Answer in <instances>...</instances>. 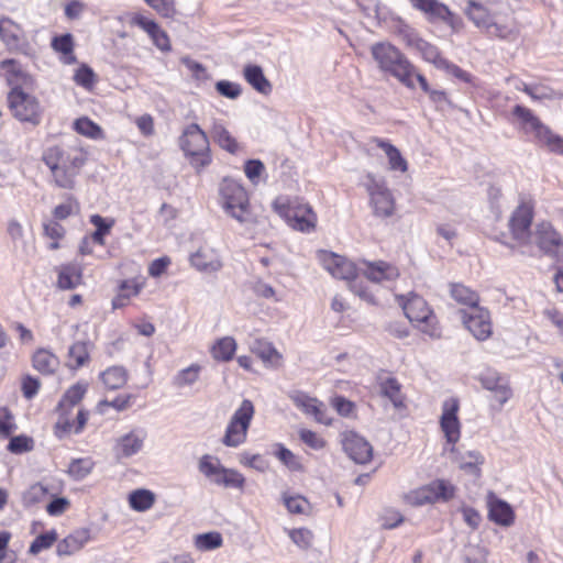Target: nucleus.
Masks as SVG:
<instances>
[{
	"label": "nucleus",
	"instance_id": "nucleus-1",
	"mask_svg": "<svg viewBox=\"0 0 563 563\" xmlns=\"http://www.w3.org/2000/svg\"><path fill=\"white\" fill-rule=\"evenodd\" d=\"M42 161L49 168L57 187L71 189L86 162V155L76 146L53 145L43 151Z\"/></svg>",
	"mask_w": 563,
	"mask_h": 563
},
{
	"label": "nucleus",
	"instance_id": "nucleus-2",
	"mask_svg": "<svg viewBox=\"0 0 563 563\" xmlns=\"http://www.w3.org/2000/svg\"><path fill=\"white\" fill-rule=\"evenodd\" d=\"M371 54L383 74L396 78L409 89L415 88L416 66L398 47L386 41L377 42L371 46Z\"/></svg>",
	"mask_w": 563,
	"mask_h": 563
},
{
	"label": "nucleus",
	"instance_id": "nucleus-3",
	"mask_svg": "<svg viewBox=\"0 0 563 563\" xmlns=\"http://www.w3.org/2000/svg\"><path fill=\"white\" fill-rule=\"evenodd\" d=\"M219 195L223 210L239 223L253 227L258 223L253 212L245 188L232 178H223L219 186Z\"/></svg>",
	"mask_w": 563,
	"mask_h": 563
},
{
	"label": "nucleus",
	"instance_id": "nucleus-4",
	"mask_svg": "<svg viewBox=\"0 0 563 563\" xmlns=\"http://www.w3.org/2000/svg\"><path fill=\"white\" fill-rule=\"evenodd\" d=\"M7 102L12 117L21 123L37 126L43 119L44 109L40 100L24 91L20 85L10 89Z\"/></svg>",
	"mask_w": 563,
	"mask_h": 563
},
{
	"label": "nucleus",
	"instance_id": "nucleus-5",
	"mask_svg": "<svg viewBox=\"0 0 563 563\" xmlns=\"http://www.w3.org/2000/svg\"><path fill=\"white\" fill-rule=\"evenodd\" d=\"M179 147L190 163L197 169H201L211 163L209 140L207 134L197 123L187 125L179 136Z\"/></svg>",
	"mask_w": 563,
	"mask_h": 563
},
{
	"label": "nucleus",
	"instance_id": "nucleus-6",
	"mask_svg": "<svg viewBox=\"0 0 563 563\" xmlns=\"http://www.w3.org/2000/svg\"><path fill=\"white\" fill-rule=\"evenodd\" d=\"M512 114L521 122L526 133H533L536 140L550 152L563 155V137L553 133L530 109L517 104L514 107Z\"/></svg>",
	"mask_w": 563,
	"mask_h": 563
},
{
	"label": "nucleus",
	"instance_id": "nucleus-7",
	"mask_svg": "<svg viewBox=\"0 0 563 563\" xmlns=\"http://www.w3.org/2000/svg\"><path fill=\"white\" fill-rule=\"evenodd\" d=\"M512 114L521 122L526 133H533L536 140L550 152L563 155V137L553 133L530 109L517 104L514 107Z\"/></svg>",
	"mask_w": 563,
	"mask_h": 563
},
{
	"label": "nucleus",
	"instance_id": "nucleus-8",
	"mask_svg": "<svg viewBox=\"0 0 563 563\" xmlns=\"http://www.w3.org/2000/svg\"><path fill=\"white\" fill-rule=\"evenodd\" d=\"M398 302L409 321L416 323L423 333L431 338L440 336L437 318L421 296L417 294H410L408 297L400 296Z\"/></svg>",
	"mask_w": 563,
	"mask_h": 563
},
{
	"label": "nucleus",
	"instance_id": "nucleus-9",
	"mask_svg": "<svg viewBox=\"0 0 563 563\" xmlns=\"http://www.w3.org/2000/svg\"><path fill=\"white\" fill-rule=\"evenodd\" d=\"M202 473L211 483L224 488L243 489L245 477L234 468L223 466L218 459L208 454L203 455L198 464Z\"/></svg>",
	"mask_w": 563,
	"mask_h": 563
},
{
	"label": "nucleus",
	"instance_id": "nucleus-10",
	"mask_svg": "<svg viewBox=\"0 0 563 563\" xmlns=\"http://www.w3.org/2000/svg\"><path fill=\"white\" fill-rule=\"evenodd\" d=\"M274 210L295 230L310 232L316 227L317 217L311 207L303 203H289L278 198L273 203Z\"/></svg>",
	"mask_w": 563,
	"mask_h": 563
},
{
	"label": "nucleus",
	"instance_id": "nucleus-11",
	"mask_svg": "<svg viewBox=\"0 0 563 563\" xmlns=\"http://www.w3.org/2000/svg\"><path fill=\"white\" fill-rule=\"evenodd\" d=\"M455 495V487L445 479H435L408 493L407 501L412 506H423L449 501Z\"/></svg>",
	"mask_w": 563,
	"mask_h": 563
},
{
	"label": "nucleus",
	"instance_id": "nucleus-12",
	"mask_svg": "<svg viewBox=\"0 0 563 563\" xmlns=\"http://www.w3.org/2000/svg\"><path fill=\"white\" fill-rule=\"evenodd\" d=\"M533 219V207L528 202L520 203L512 212L509 220V228L512 238L521 245H528L532 241L531 223Z\"/></svg>",
	"mask_w": 563,
	"mask_h": 563
},
{
	"label": "nucleus",
	"instance_id": "nucleus-13",
	"mask_svg": "<svg viewBox=\"0 0 563 563\" xmlns=\"http://www.w3.org/2000/svg\"><path fill=\"white\" fill-rule=\"evenodd\" d=\"M533 241L545 255L553 258L563 256L562 236L550 222L543 221L537 224Z\"/></svg>",
	"mask_w": 563,
	"mask_h": 563
},
{
	"label": "nucleus",
	"instance_id": "nucleus-14",
	"mask_svg": "<svg viewBox=\"0 0 563 563\" xmlns=\"http://www.w3.org/2000/svg\"><path fill=\"white\" fill-rule=\"evenodd\" d=\"M147 439V431L143 427H134L129 432L115 439L113 453L117 460L130 459L139 454Z\"/></svg>",
	"mask_w": 563,
	"mask_h": 563
},
{
	"label": "nucleus",
	"instance_id": "nucleus-15",
	"mask_svg": "<svg viewBox=\"0 0 563 563\" xmlns=\"http://www.w3.org/2000/svg\"><path fill=\"white\" fill-rule=\"evenodd\" d=\"M289 398L298 409L308 416H312L317 422L325 426L332 423V419L328 415L327 406L317 398L300 390L289 394Z\"/></svg>",
	"mask_w": 563,
	"mask_h": 563
},
{
	"label": "nucleus",
	"instance_id": "nucleus-16",
	"mask_svg": "<svg viewBox=\"0 0 563 563\" xmlns=\"http://www.w3.org/2000/svg\"><path fill=\"white\" fill-rule=\"evenodd\" d=\"M460 405L456 398H449L442 405L440 426L446 441L455 444L460 440L461 424L457 418Z\"/></svg>",
	"mask_w": 563,
	"mask_h": 563
},
{
	"label": "nucleus",
	"instance_id": "nucleus-17",
	"mask_svg": "<svg viewBox=\"0 0 563 563\" xmlns=\"http://www.w3.org/2000/svg\"><path fill=\"white\" fill-rule=\"evenodd\" d=\"M319 260L322 266L335 278L347 283L356 277L355 265L343 256L328 251H320Z\"/></svg>",
	"mask_w": 563,
	"mask_h": 563
},
{
	"label": "nucleus",
	"instance_id": "nucleus-18",
	"mask_svg": "<svg viewBox=\"0 0 563 563\" xmlns=\"http://www.w3.org/2000/svg\"><path fill=\"white\" fill-rule=\"evenodd\" d=\"M374 214L379 218L393 216L395 202L390 190L382 183L372 180L367 187Z\"/></svg>",
	"mask_w": 563,
	"mask_h": 563
},
{
	"label": "nucleus",
	"instance_id": "nucleus-19",
	"mask_svg": "<svg viewBox=\"0 0 563 563\" xmlns=\"http://www.w3.org/2000/svg\"><path fill=\"white\" fill-rule=\"evenodd\" d=\"M467 330L478 341L488 339L492 334V323L489 312L483 308H474L463 317Z\"/></svg>",
	"mask_w": 563,
	"mask_h": 563
},
{
	"label": "nucleus",
	"instance_id": "nucleus-20",
	"mask_svg": "<svg viewBox=\"0 0 563 563\" xmlns=\"http://www.w3.org/2000/svg\"><path fill=\"white\" fill-rule=\"evenodd\" d=\"M343 449L350 459L357 464H366L373 456L372 445L363 437L354 432L345 435Z\"/></svg>",
	"mask_w": 563,
	"mask_h": 563
},
{
	"label": "nucleus",
	"instance_id": "nucleus-21",
	"mask_svg": "<svg viewBox=\"0 0 563 563\" xmlns=\"http://www.w3.org/2000/svg\"><path fill=\"white\" fill-rule=\"evenodd\" d=\"M412 7L423 12L431 22L442 21L451 26L454 25L453 12L438 0H409Z\"/></svg>",
	"mask_w": 563,
	"mask_h": 563
},
{
	"label": "nucleus",
	"instance_id": "nucleus-22",
	"mask_svg": "<svg viewBox=\"0 0 563 563\" xmlns=\"http://www.w3.org/2000/svg\"><path fill=\"white\" fill-rule=\"evenodd\" d=\"M484 33L490 38L514 42L519 36V27L512 18L494 16Z\"/></svg>",
	"mask_w": 563,
	"mask_h": 563
},
{
	"label": "nucleus",
	"instance_id": "nucleus-23",
	"mask_svg": "<svg viewBox=\"0 0 563 563\" xmlns=\"http://www.w3.org/2000/svg\"><path fill=\"white\" fill-rule=\"evenodd\" d=\"M189 261L191 266L201 273H216L222 267L220 256L209 247H200L190 255Z\"/></svg>",
	"mask_w": 563,
	"mask_h": 563
},
{
	"label": "nucleus",
	"instance_id": "nucleus-24",
	"mask_svg": "<svg viewBox=\"0 0 563 563\" xmlns=\"http://www.w3.org/2000/svg\"><path fill=\"white\" fill-rule=\"evenodd\" d=\"M57 272V286L60 289H75L82 283V267L78 263L62 264Z\"/></svg>",
	"mask_w": 563,
	"mask_h": 563
},
{
	"label": "nucleus",
	"instance_id": "nucleus-25",
	"mask_svg": "<svg viewBox=\"0 0 563 563\" xmlns=\"http://www.w3.org/2000/svg\"><path fill=\"white\" fill-rule=\"evenodd\" d=\"M92 347L93 343L88 338L76 340L68 349V365L71 368L85 366L90 360Z\"/></svg>",
	"mask_w": 563,
	"mask_h": 563
},
{
	"label": "nucleus",
	"instance_id": "nucleus-26",
	"mask_svg": "<svg viewBox=\"0 0 563 563\" xmlns=\"http://www.w3.org/2000/svg\"><path fill=\"white\" fill-rule=\"evenodd\" d=\"M243 76L247 84L257 92L265 96L272 92V84L265 77L261 66L252 64L246 65L243 69Z\"/></svg>",
	"mask_w": 563,
	"mask_h": 563
},
{
	"label": "nucleus",
	"instance_id": "nucleus-27",
	"mask_svg": "<svg viewBox=\"0 0 563 563\" xmlns=\"http://www.w3.org/2000/svg\"><path fill=\"white\" fill-rule=\"evenodd\" d=\"M488 506L489 519L495 523L508 527L514 522V510L508 503L498 498H493L489 500Z\"/></svg>",
	"mask_w": 563,
	"mask_h": 563
},
{
	"label": "nucleus",
	"instance_id": "nucleus-28",
	"mask_svg": "<svg viewBox=\"0 0 563 563\" xmlns=\"http://www.w3.org/2000/svg\"><path fill=\"white\" fill-rule=\"evenodd\" d=\"M364 274L367 279L374 283H380L383 280L395 279L398 276V269L386 262L379 261L369 263Z\"/></svg>",
	"mask_w": 563,
	"mask_h": 563
},
{
	"label": "nucleus",
	"instance_id": "nucleus-29",
	"mask_svg": "<svg viewBox=\"0 0 563 563\" xmlns=\"http://www.w3.org/2000/svg\"><path fill=\"white\" fill-rule=\"evenodd\" d=\"M88 386V383L82 380L70 386L58 401L56 410L65 409L71 411V409L76 405H78L84 398L85 394L87 393Z\"/></svg>",
	"mask_w": 563,
	"mask_h": 563
},
{
	"label": "nucleus",
	"instance_id": "nucleus-30",
	"mask_svg": "<svg viewBox=\"0 0 563 563\" xmlns=\"http://www.w3.org/2000/svg\"><path fill=\"white\" fill-rule=\"evenodd\" d=\"M33 367L44 374L51 375L58 368V357L45 349H38L32 357Z\"/></svg>",
	"mask_w": 563,
	"mask_h": 563
},
{
	"label": "nucleus",
	"instance_id": "nucleus-31",
	"mask_svg": "<svg viewBox=\"0 0 563 563\" xmlns=\"http://www.w3.org/2000/svg\"><path fill=\"white\" fill-rule=\"evenodd\" d=\"M467 18L475 24L476 27L482 29L483 32L487 29L494 16L489 11L475 0H470L465 10Z\"/></svg>",
	"mask_w": 563,
	"mask_h": 563
},
{
	"label": "nucleus",
	"instance_id": "nucleus-32",
	"mask_svg": "<svg viewBox=\"0 0 563 563\" xmlns=\"http://www.w3.org/2000/svg\"><path fill=\"white\" fill-rule=\"evenodd\" d=\"M375 142L377 146L382 148L385 152L386 156L388 157V163L391 170H398L401 173L407 172L408 164L396 146H394L388 141L380 139H376Z\"/></svg>",
	"mask_w": 563,
	"mask_h": 563
},
{
	"label": "nucleus",
	"instance_id": "nucleus-33",
	"mask_svg": "<svg viewBox=\"0 0 563 563\" xmlns=\"http://www.w3.org/2000/svg\"><path fill=\"white\" fill-rule=\"evenodd\" d=\"M100 377L107 388L115 390L128 382V372L123 366L115 365L103 371Z\"/></svg>",
	"mask_w": 563,
	"mask_h": 563
},
{
	"label": "nucleus",
	"instance_id": "nucleus-34",
	"mask_svg": "<svg viewBox=\"0 0 563 563\" xmlns=\"http://www.w3.org/2000/svg\"><path fill=\"white\" fill-rule=\"evenodd\" d=\"M214 142L223 150L231 154H235L239 150L236 140L221 123L216 122L211 130Z\"/></svg>",
	"mask_w": 563,
	"mask_h": 563
},
{
	"label": "nucleus",
	"instance_id": "nucleus-35",
	"mask_svg": "<svg viewBox=\"0 0 563 563\" xmlns=\"http://www.w3.org/2000/svg\"><path fill=\"white\" fill-rule=\"evenodd\" d=\"M15 27L16 25L9 18H2L0 20V37L11 51L22 49V41L13 30Z\"/></svg>",
	"mask_w": 563,
	"mask_h": 563
},
{
	"label": "nucleus",
	"instance_id": "nucleus-36",
	"mask_svg": "<svg viewBox=\"0 0 563 563\" xmlns=\"http://www.w3.org/2000/svg\"><path fill=\"white\" fill-rule=\"evenodd\" d=\"M249 428L241 427L230 419L222 443L228 448H236L246 441Z\"/></svg>",
	"mask_w": 563,
	"mask_h": 563
},
{
	"label": "nucleus",
	"instance_id": "nucleus-37",
	"mask_svg": "<svg viewBox=\"0 0 563 563\" xmlns=\"http://www.w3.org/2000/svg\"><path fill=\"white\" fill-rule=\"evenodd\" d=\"M201 366L199 364H191L186 368L180 369L173 377V385L176 388L190 387L198 382L200 377Z\"/></svg>",
	"mask_w": 563,
	"mask_h": 563
},
{
	"label": "nucleus",
	"instance_id": "nucleus-38",
	"mask_svg": "<svg viewBox=\"0 0 563 563\" xmlns=\"http://www.w3.org/2000/svg\"><path fill=\"white\" fill-rule=\"evenodd\" d=\"M236 350V342L231 336L219 339L212 346L211 354L214 360L228 362L232 360Z\"/></svg>",
	"mask_w": 563,
	"mask_h": 563
},
{
	"label": "nucleus",
	"instance_id": "nucleus-39",
	"mask_svg": "<svg viewBox=\"0 0 563 563\" xmlns=\"http://www.w3.org/2000/svg\"><path fill=\"white\" fill-rule=\"evenodd\" d=\"M155 503V495L148 489H136L129 495L130 507L135 511H146Z\"/></svg>",
	"mask_w": 563,
	"mask_h": 563
},
{
	"label": "nucleus",
	"instance_id": "nucleus-40",
	"mask_svg": "<svg viewBox=\"0 0 563 563\" xmlns=\"http://www.w3.org/2000/svg\"><path fill=\"white\" fill-rule=\"evenodd\" d=\"M51 490L43 483L31 485L22 495V503L25 507H32L40 504L51 496Z\"/></svg>",
	"mask_w": 563,
	"mask_h": 563
},
{
	"label": "nucleus",
	"instance_id": "nucleus-41",
	"mask_svg": "<svg viewBox=\"0 0 563 563\" xmlns=\"http://www.w3.org/2000/svg\"><path fill=\"white\" fill-rule=\"evenodd\" d=\"M253 350L263 360L264 363L274 367L279 365L282 355L272 343L266 341H257Z\"/></svg>",
	"mask_w": 563,
	"mask_h": 563
},
{
	"label": "nucleus",
	"instance_id": "nucleus-42",
	"mask_svg": "<svg viewBox=\"0 0 563 563\" xmlns=\"http://www.w3.org/2000/svg\"><path fill=\"white\" fill-rule=\"evenodd\" d=\"M451 296L455 301L470 306L472 309L477 307L478 295L462 284L451 286Z\"/></svg>",
	"mask_w": 563,
	"mask_h": 563
},
{
	"label": "nucleus",
	"instance_id": "nucleus-43",
	"mask_svg": "<svg viewBox=\"0 0 563 563\" xmlns=\"http://www.w3.org/2000/svg\"><path fill=\"white\" fill-rule=\"evenodd\" d=\"M56 411L58 412V419L54 426V434L62 440L70 433H75L76 422L70 418V410Z\"/></svg>",
	"mask_w": 563,
	"mask_h": 563
},
{
	"label": "nucleus",
	"instance_id": "nucleus-44",
	"mask_svg": "<svg viewBox=\"0 0 563 563\" xmlns=\"http://www.w3.org/2000/svg\"><path fill=\"white\" fill-rule=\"evenodd\" d=\"M380 393L388 398L395 408L404 407V401L400 393V385L396 378L389 377L382 382Z\"/></svg>",
	"mask_w": 563,
	"mask_h": 563
},
{
	"label": "nucleus",
	"instance_id": "nucleus-45",
	"mask_svg": "<svg viewBox=\"0 0 563 563\" xmlns=\"http://www.w3.org/2000/svg\"><path fill=\"white\" fill-rule=\"evenodd\" d=\"M0 68L5 73V79L11 88L20 85V81L26 77L15 59H3L0 62Z\"/></svg>",
	"mask_w": 563,
	"mask_h": 563
},
{
	"label": "nucleus",
	"instance_id": "nucleus-46",
	"mask_svg": "<svg viewBox=\"0 0 563 563\" xmlns=\"http://www.w3.org/2000/svg\"><path fill=\"white\" fill-rule=\"evenodd\" d=\"M417 52H419L426 62L433 64L439 69L445 65L446 59L442 57L439 48L424 40L420 43Z\"/></svg>",
	"mask_w": 563,
	"mask_h": 563
},
{
	"label": "nucleus",
	"instance_id": "nucleus-47",
	"mask_svg": "<svg viewBox=\"0 0 563 563\" xmlns=\"http://www.w3.org/2000/svg\"><path fill=\"white\" fill-rule=\"evenodd\" d=\"M484 463V456L477 451H468L462 455L460 467L475 476L481 475L479 466Z\"/></svg>",
	"mask_w": 563,
	"mask_h": 563
},
{
	"label": "nucleus",
	"instance_id": "nucleus-48",
	"mask_svg": "<svg viewBox=\"0 0 563 563\" xmlns=\"http://www.w3.org/2000/svg\"><path fill=\"white\" fill-rule=\"evenodd\" d=\"M254 406L251 400L244 399L240 407L234 411L231 420L244 428H250L254 416Z\"/></svg>",
	"mask_w": 563,
	"mask_h": 563
},
{
	"label": "nucleus",
	"instance_id": "nucleus-49",
	"mask_svg": "<svg viewBox=\"0 0 563 563\" xmlns=\"http://www.w3.org/2000/svg\"><path fill=\"white\" fill-rule=\"evenodd\" d=\"M90 222L96 227V231L89 239L99 245H104V236L110 232L113 222H107L100 214H92Z\"/></svg>",
	"mask_w": 563,
	"mask_h": 563
},
{
	"label": "nucleus",
	"instance_id": "nucleus-50",
	"mask_svg": "<svg viewBox=\"0 0 563 563\" xmlns=\"http://www.w3.org/2000/svg\"><path fill=\"white\" fill-rule=\"evenodd\" d=\"M52 47L54 51L62 53L64 55H70V57L66 60L67 63H74L75 56H73L74 51V40L70 33L62 34L53 37Z\"/></svg>",
	"mask_w": 563,
	"mask_h": 563
},
{
	"label": "nucleus",
	"instance_id": "nucleus-51",
	"mask_svg": "<svg viewBox=\"0 0 563 563\" xmlns=\"http://www.w3.org/2000/svg\"><path fill=\"white\" fill-rule=\"evenodd\" d=\"M222 536L219 532H207L196 537L195 545L201 551H210L222 545Z\"/></svg>",
	"mask_w": 563,
	"mask_h": 563
},
{
	"label": "nucleus",
	"instance_id": "nucleus-52",
	"mask_svg": "<svg viewBox=\"0 0 563 563\" xmlns=\"http://www.w3.org/2000/svg\"><path fill=\"white\" fill-rule=\"evenodd\" d=\"M57 540L55 530H51L37 536L30 545L29 553L36 555L43 550L49 549Z\"/></svg>",
	"mask_w": 563,
	"mask_h": 563
},
{
	"label": "nucleus",
	"instance_id": "nucleus-53",
	"mask_svg": "<svg viewBox=\"0 0 563 563\" xmlns=\"http://www.w3.org/2000/svg\"><path fill=\"white\" fill-rule=\"evenodd\" d=\"M74 129L77 133L91 139H97L102 133L101 128L87 117L77 119L74 123Z\"/></svg>",
	"mask_w": 563,
	"mask_h": 563
},
{
	"label": "nucleus",
	"instance_id": "nucleus-54",
	"mask_svg": "<svg viewBox=\"0 0 563 563\" xmlns=\"http://www.w3.org/2000/svg\"><path fill=\"white\" fill-rule=\"evenodd\" d=\"M120 288L121 292L112 300V306L114 309L124 307L130 297L136 296L140 291L139 285H130L129 282H123Z\"/></svg>",
	"mask_w": 563,
	"mask_h": 563
},
{
	"label": "nucleus",
	"instance_id": "nucleus-55",
	"mask_svg": "<svg viewBox=\"0 0 563 563\" xmlns=\"http://www.w3.org/2000/svg\"><path fill=\"white\" fill-rule=\"evenodd\" d=\"M93 463L90 460L78 459L71 461L68 467V473L75 479L85 478L92 471Z\"/></svg>",
	"mask_w": 563,
	"mask_h": 563
},
{
	"label": "nucleus",
	"instance_id": "nucleus-56",
	"mask_svg": "<svg viewBox=\"0 0 563 563\" xmlns=\"http://www.w3.org/2000/svg\"><path fill=\"white\" fill-rule=\"evenodd\" d=\"M291 541L302 550H307L311 547L313 541V534L309 529L299 528L288 532Z\"/></svg>",
	"mask_w": 563,
	"mask_h": 563
},
{
	"label": "nucleus",
	"instance_id": "nucleus-57",
	"mask_svg": "<svg viewBox=\"0 0 563 563\" xmlns=\"http://www.w3.org/2000/svg\"><path fill=\"white\" fill-rule=\"evenodd\" d=\"M507 380L508 379L506 377L492 369H487L479 375V382L482 386L489 391L498 388Z\"/></svg>",
	"mask_w": 563,
	"mask_h": 563
},
{
	"label": "nucleus",
	"instance_id": "nucleus-58",
	"mask_svg": "<svg viewBox=\"0 0 563 563\" xmlns=\"http://www.w3.org/2000/svg\"><path fill=\"white\" fill-rule=\"evenodd\" d=\"M284 504L291 514H306L310 508L309 501L302 496L284 495Z\"/></svg>",
	"mask_w": 563,
	"mask_h": 563
},
{
	"label": "nucleus",
	"instance_id": "nucleus-59",
	"mask_svg": "<svg viewBox=\"0 0 563 563\" xmlns=\"http://www.w3.org/2000/svg\"><path fill=\"white\" fill-rule=\"evenodd\" d=\"M384 529H394L404 522V516L396 509L387 508L379 516Z\"/></svg>",
	"mask_w": 563,
	"mask_h": 563
},
{
	"label": "nucleus",
	"instance_id": "nucleus-60",
	"mask_svg": "<svg viewBox=\"0 0 563 563\" xmlns=\"http://www.w3.org/2000/svg\"><path fill=\"white\" fill-rule=\"evenodd\" d=\"M265 166L260 159H247L244 164V173L249 180L257 185L261 175L264 173Z\"/></svg>",
	"mask_w": 563,
	"mask_h": 563
},
{
	"label": "nucleus",
	"instance_id": "nucleus-61",
	"mask_svg": "<svg viewBox=\"0 0 563 563\" xmlns=\"http://www.w3.org/2000/svg\"><path fill=\"white\" fill-rule=\"evenodd\" d=\"M33 448V440L26 435H16L10 439L8 450L11 453L21 454L31 451Z\"/></svg>",
	"mask_w": 563,
	"mask_h": 563
},
{
	"label": "nucleus",
	"instance_id": "nucleus-62",
	"mask_svg": "<svg viewBox=\"0 0 563 563\" xmlns=\"http://www.w3.org/2000/svg\"><path fill=\"white\" fill-rule=\"evenodd\" d=\"M217 91L229 99H236L242 93V88L239 84L229 80H219L216 84Z\"/></svg>",
	"mask_w": 563,
	"mask_h": 563
},
{
	"label": "nucleus",
	"instance_id": "nucleus-63",
	"mask_svg": "<svg viewBox=\"0 0 563 563\" xmlns=\"http://www.w3.org/2000/svg\"><path fill=\"white\" fill-rule=\"evenodd\" d=\"M276 456L291 471H298L301 468V464L297 460L296 455L283 445H278Z\"/></svg>",
	"mask_w": 563,
	"mask_h": 563
},
{
	"label": "nucleus",
	"instance_id": "nucleus-64",
	"mask_svg": "<svg viewBox=\"0 0 563 563\" xmlns=\"http://www.w3.org/2000/svg\"><path fill=\"white\" fill-rule=\"evenodd\" d=\"M74 80L76 81L77 85H79L84 88H90L95 80V73L89 66L81 65L76 70Z\"/></svg>",
	"mask_w": 563,
	"mask_h": 563
}]
</instances>
